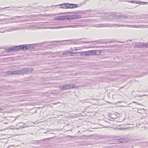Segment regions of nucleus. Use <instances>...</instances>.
<instances>
[{"instance_id": "a211bd4d", "label": "nucleus", "mask_w": 148, "mask_h": 148, "mask_svg": "<svg viewBox=\"0 0 148 148\" xmlns=\"http://www.w3.org/2000/svg\"><path fill=\"white\" fill-rule=\"evenodd\" d=\"M56 20H64V16H57L56 17Z\"/></svg>"}, {"instance_id": "f704fd0d", "label": "nucleus", "mask_w": 148, "mask_h": 148, "mask_svg": "<svg viewBox=\"0 0 148 148\" xmlns=\"http://www.w3.org/2000/svg\"><path fill=\"white\" fill-rule=\"evenodd\" d=\"M71 51L70 52L69 54H71L72 53L74 54L76 53V52H73V51Z\"/></svg>"}, {"instance_id": "39448f33", "label": "nucleus", "mask_w": 148, "mask_h": 148, "mask_svg": "<svg viewBox=\"0 0 148 148\" xmlns=\"http://www.w3.org/2000/svg\"><path fill=\"white\" fill-rule=\"evenodd\" d=\"M80 25H69L66 26H60L58 27H57L58 28H63L67 27H72V28H77L81 26Z\"/></svg>"}, {"instance_id": "c756f323", "label": "nucleus", "mask_w": 148, "mask_h": 148, "mask_svg": "<svg viewBox=\"0 0 148 148\" xmlns=\"http://www.w3.org/2000/svg\"><path fill=\"white\" fill-rule=\"evenodd\" d=\"M58 41H51L48 42H47L46 43H53L56 42H58Z\"/></svg>"}, {"instance_id": "49530a36", "label": "nucleus", "mask_w": 148, "mask_h": 148, "mask_svg": "<svg viewBox=\"0 0 148 148\" xmlns=\"http://www.w3.org/2000/svg\"><path fill=\"white\" fill-rule=\"evenodd\" d=\"M86 39V38H82V39H80V40H81V39Z\"/></svg>"}, {"instance_id": "4c0bfd02", "label": "nucleus", "mask_w": 148, "mask_h": 148, "mask_svg": "<svg viewBox=\"0 0 148 148\" xmlns=\"http://www.w3.org/2000/svg\"><path fill=\"white\" fill-rule=\"evenodd\" d=\"M133 103H136L137 104L140 105V104H139L138 103V102L134 101V102Z\"/></svg>"}, {"instance_id": "c9c22d12", "label": "nucleus", "mask_w": 148, "mask_h": 148, "mask_svg": "<svg viewBox=\"0 0 148 148\" xmlns=\"http://www.w3.org/2000/svg\"><path fill=\"white\" fill-rule=\"evenodd\" d=\"M142 3H142V4H146L148 3V2H143Z\"/></svg>"}, {"instance_id": "de8ad7c7", "label": "nucleus", "mask_w": 148, "mask_h": 148, "mask_svg": "<svg viewBox=\"0 0 148 148\" xmlns=\"http://www.w3.org/2000/svg\"><path fill=\"white\" fill-rule=\"evenodd\" d=\"M106 148H110V147H107Z\"/></svg>"}, {"instance_id": "2f4dec72", "label": "nucleus", "mask_w": 148, "mask_h": 148, "mask_svg": "<svg viewBox=\"0 0 148 148\" xmlns=\"http://www.w3.org/2000/svg\"><path fill=\"white\" fill-rule=\"evenodd\" d=\"M44 140H37V141H36L38 143H39L40 142L43 141Z\"/></svg>"}, {"instance_id": "cd10ccee", "label": "nucleus", "mask_w": 148, "mask_h": 148, "mask_svg": "<svg viewBox=\"0 0 148 148\" xmlns=\"http://www.w3.org/2000/svg\"><path fill=\"white\" fill-rule=\"evenodd\" d=\"M76 44V43L75 42H74L73 41H72V42H69L68 43L66 44L70 45V44Z\"/></svg>"}, {"instance_id": "473e14b6", "label": "nucleus", "mask_w": 148, "mask_h": 148, "mask_svg": "<svg viewBox=\"0 0 148 148\" xmlns=\"http://www.w3.org/2000/svg\"><path fill=\"white\" fill-rule=\"evenodd\" d=\"M18 17H19L18 16H14L13 17H12L11 18V19H16V18Z\"/></svg>"}, {"instance_id": "3c124183", "label": "nucleus", "mask_w": 148, "mask_h": 148, "mask_svg": "<svg viewBox=\"0 0 148 148\" xmlns=\"http://www.w3.org/2000/svg\"><path fill=\"white\" fill-rule=\"evenodd\" d=\"M5 123V124H7V123Z\"/></svg>"}, {"instance_id": "20e7f679", "label": "nucleus", "mask_w": 148, "mask_h": 148, "mask_svg": "<svg viewBox=\"0 0 148 148\" xmlns=\"http://www.w3.org/2000/svg\"><path fill=\"white\" fill-rule=\"evenodd\" d=\"M133 17L131 18V19H143L144 18H148V15H137L134 16H133Z\"/></svg>"}, {"instance_id": "1a4fd4ad", "label": "nucleus", "mask_w": 148, "mask_h": 148, "mask_svg": "<svg viewBox=\"0 0 148 148\" xmlns=\"http://www.w3.org/2000/svg\"><path fill=\"white\" fill-rule=\"evenodd\" d=\"M148 28V25H130V27L132 28H140L142 27Z\"/></svg>"}, {"instance_id": "bb28decb", "label": "nucleus", "mask_w": 148, "mask_h": 148, "mask_svg": "<svg viewBox=\"0 0 148 148\" xmlns=\"http://www.w3.org/2000/svg\"><path fill=\"white\" fill-rule=\"evenodd\" d=\"M143 48L145 47V48H148V44H145L143 45Z\"/></svg>"}, {"instance_id": "b1692460", "label": "nucleus", "mask_w": 148, "mask_h": 148, "mask_svg": "<svg viewBox=\"0 0 148 148\" xmlns=\"http://www.w3.org/2000/svg\"><path fill=\"white\" fill-rule=\"evenodd\" d=\"M135 47L136 48H143V45H135Z\"/></svg>"}, {"instance_id": "09e8293b", "label": "nucleus", "mask_w": 148, "mask_h": 148, "mask_svg": "<svg viewBox=\"0 0 148 148\" xmlns=\"http://www.w3.org/2000/svg\"><path fill=\"white\" fill-rule=\"evenodd\" d=\"M12 9H9L8 10H12Z\"/></svg>"}, {"instance_id": "4be33fe9", "label": "nucleus", "mask_w": 148, "mask_h": 148, "mask_svg": "<svg viewBox=\"0 0 148 148\" xmlns=\"http://www.w3.org/2000/svg\"><path fill=\"white\" fill-rule=\"evenodd\" d=\"M28 46H29V49L31 50H32V49H34V47H36V45H28Z\"/></svg>"}, {"instance_id": "a19ab883", "label": "nucleus", "mask_w": 148, "mask_h": 148, "mask_svg": "<svg viewBox=\"0 0 148 148\" xmlns=\"http://www.w3.org/2000/svg\"><path fill=\"white\" fill-rule=\"evenodd\" d=\"M136 3H139H139H140V1H136Z\"/></svg>"}, {"instance_id": "9d476101", "label": "nucleus", "mask_w": 148, "mask_h": 148, "mask_svg": "<svg viewBox=\"0 0 148 148\" xmlns=\"http://www.w3.org/2000/svg\"><path fill=\"white\" fill-rule=\"evenodd\" d=\"M112 25L111 24L105 23V24H100L96 25L95 27H103L107 26H111Z\"/></svg>"}, {"instance_id": "79ce46f5", "label": "nucleus", "mask_w": 148, "mask_h": 148, "mask_svg": "<svg viewBox=\"0 0 148 148\" xmlns=\"http://www.w3.org/2000/svg\"><path fill=\"white\" fill-rule=\"evenodd\" d=\"M8 7H5L4 8H0V10H1L2 9H5V8H8Z\"/></svg>"}, {"instance_id": "6ab92c4d", "label": "nucleus", "mask_w": 148, "mask_h": 148, "mask_svg": "<svg viewBox=\"0 0 148 148\" xmlns=\"http://www.w3.org/2000/svg\"><path fill=\"white\" fill-rule=\"evenodd\" d=\"M118 17L123 18L124 19H128V17L126 15L121 14L118 16Z\"/></svg>"}, {"instance_id": "f257e3e1", "label": "nucleus", "mask_w": 148, "mask_h": 148, "mask_svg": "<svg viewBox=\"0 0 148 148\" xmlns=\"http://www.w3.org/2000/svg\"><path fill=\"white\" fill-rule=\"evenodd\" d=\"M33 70V69L31 68H23L20 70L21 74L29 73Z\"/></svg>"}, {"instance_id": "412c9836", "label": "nucleus", "mask_w": 148, "mask_h": 148, "mask_svg": "<svg viewBox=\"0 0 148 148\" xmlns=\"http://www.w3.org/2000/svg\"><path fill=\"white\" fill-rule=\"evenodd\" d=\"M114 25L115 26L116 25L117 27H120V26H122V27H130V25H124L122 24L121 25H118L117 24H115Z\"/></svg>"}, {"instance_id": "f03ea898", "label": "nucleus", "mask_w": 148, "mask_h": 148, "mask_svg": "<svg viewBox=\"0 0 148 148\" xmlns=\"http://www.w3.org/2000/svg\"><path fill=\"white\" fill-rule=\"evenodd\" d=\"M16 47L17 51L26 50L29 49L28 45H22L17 46Z\"/></svg>"}, {"instance_id": "58836bf2", "label": "nucleus", "mask_w": 148, "mask_h": 148, "mask_svg": "<svg viewBox=\"0 0 148 148\" xmlns=\"http://www.w3.org/2000/svg\"><path fill=\"white\" fill-rule=\"evenodd\" d=\"M2 110H3V109H2V108L0 107V112H2Z\"/></svg>"}, {"instance_id": "f3484780", "label": "nucleus", "mask_w": 148, "mask_h": 148, "mask_svg": "<svg viewBox=\"0 0 148 148\" xmlns=\"http://www.w3.org/2000/svg\"><path fill=\"white\" fill-rule=\"evenodd\" d=\"M93 55H99L101 54V50H93Z\"/></svg>"}, {"instance_id": "4468645a", "label": "nucleus", "mask_w": 148, "mask_h": 148, "mask_svg": "<svg viewBox=\"0 0 148 148\" xmlns=\"http://www.w3.org/2000/svg\"><path fill=\"white\" fill-rule=\"evenodd\" d=\"M9 28L8 29L5 30V31L8 32H10L18 29L19 28L18 27H9Z\"/></svg>"}, {"instance_id": "dca6fc26", "label": "nucleus", "mask_w": 148, "mask_h": 148, "mask_svg": "<svg viewBox=\"0 0 148 148\" xmlns=\"http://www.w3.org/2000/svg\"><path fill=\"white\" fill-rule=\"evenodd\" d=\"M72 19H78L82 18V16L80 15H72Z\"/></svg>"}, {"instance_id": "a18cd8bd", "label": "nucleus", "mask_w": 148, "mask_h": 148, "mask_svg": "<svg viewBox=\"0 0 148 148\" xmlns=\"http://www.w3.org/2000/svg\"><path fill=\"white\" fill-rule=\"evenodd\" d=\"M72 41L71 40H64V41Z\"/></svg>"}, {"instance_id": "6e6552de", "label": "nucleus", "mask_w": 148, "mask_h": 148, "mask_svg": "<svg viewBox=\"0 0 148 148\" xmlns=\"http://www.w3.org/2000/svg\"><path fill=\"white\" fill-rule=\"evenodd\" d=\"M72 86V84H66L60 86V88L62 90L69 89L71 88Z\"/></svg>"}, {"instance_id": "393cba45", "label": "nucleus", "mask_w": 148, "mask_h": 148, "mask_svg": "<svg viewBox=\"0 0 148 148\" xmlns=\"http://www.w3.org/2000/svg\"><path fill=\"white\" fill-rule=\"evenodd\" d=\"M72 84V86H71V88H75V89H77V88H78L79 87V86H74V84Z\"/></svg>"}, {"instance_id": "c03bdc74", "label": "nucleus", "mask_w": 148, "mask_h": 148, "mask_svg": "<svg viewBox=\"0 0 148 148\" xmlns=\"http://www.w3.org/2000/svg\"><path fill=\"white\" fill-rule=\"evenodd\" d=\"M14 10H17V11H19V10H18V9H15Z\"/></svg>"}, {"instance_id": "e433bc0d", "label": "nucleus", "mask_w": 148, "mask_h": 148, "mask_svg": "<svg viewBox=\"0 0 148 148\" xmlns=\"http://www.w3.org/2000/svg\"><path fill=\"white\" fill-rule=\"evenodd\" d=\"M5 31H5V30L4 31H0V32L1 33H3L4 32H5Z\"/></svg>"}, {"instance_id": "a878e982", "label": "nucleus", "mask_w": 148, "mask_h": 148, "mask_svg": "<svg viewBox=\"0 0 148 148\" xmlns=\"http://www.w3.org/2000/svg\"><path fill=\"white\" fill-rule=\"evenodd\" d=\"M97 41H98L97 40H95V41H87V42L82 41V42H85V43H92V42H97Z\"/></svg>"}, {"instance_id": "8fccbe9b", "label": "nucleus", "mask_w": 148, "mask_h": 148, "mask_svg": "<svg viewBox=\"0 0 148 148\" xmlns=\"http://www.w3.org/2000/svg\"><path fill=\"white\" fill-rule=\"evenodd\" d=\"M123 88V87H121L120 88Z\"/></svg>"}, {"instance_id": "aec40b11", "label": "nucleus", "mask_w": 148, "mask_h": 148, "mask_svg": "<svg viewBox=\"0 0 148 148\" xmlns=\"http://www.w3.org/2000/svg\"><path fill=\"white\" fill-rule=\"evenodd\" d=\"M64 19H67L68 20H73L72 18V16L71 15L64 16Z\"/></svg>"}, {"instance_id": "2eb2a0df", "label": "nucleus", "mask_w": 148, "mask_h": 148, "mask_svg": "<svg viewBox=\"0 0 148 148\" xmlns=\"http://www.w3.org/2000/svg\"><path fill=\"white\" fill-rule=\"evenodd\" d=\"M93 50H90L85 51V54L86 56H91L93 55Z\"/></svg>"}, {"instance_id": "7ed1b4c3", "label": "nucleus", "mask_w": 148, "mask_h": 148, "mask_svg": "<svg viewBox=\"0 0 148 148\" xmlns=\"http://www.w3.org/2000/svg\"><path fill=\"white\" fill-rule=\"evenodd\" d=\"M127 141V138H122L119 139H117L115 140V142L116 143H126Z\"/></svg>"}, {"instance_id": "5701e85b", "label": "nucleus", "mask_w": 148, "mask_h": 148, "mask_svg": "<svg viewBox=\"0 0 148 148\" xmlns=\"http://www.w3.org/2000/svg\"><path fill=\"white\" fill-rule=\"evenodd\" d=\"M69 50L66 51H63L62 53V55H66L68 54H69L70 52Z\"/></svg>"}, {"instance_id": "0eeeda50", "label": "nucleus", "mask_w": 148, "mask_h": 148, "mask_svg": "<svg viewBox=\"0 0 148 148\" xmlns=\"http://www.w3.org/2000/svg\"><path fill=\"white\" fill-rule=\"evenodd\" d=\"M5 51L11 52L13 51H17L16 46H14L9 48L5 49Z\"/></svg>"}, {"instance_id": "ddd939ff", "label": "nucleus", "mask_w": 148, "mask_h": 148, "mask_svg": "<svg viewBox=\"0 0 148 148\" xmlns=\"http://www.w3.org/2000/svg\"><path fill=\"white\" fill-rule=\"evenodd\" d=\"M68 3H63L62 4H60L59 5L60 6V8H68L67 7L68 6Z\"/></svg>"}, {"instance_id": "7c9ffc66", "label": "nucleus", "mask_w": 148, "mask_h": 148, "mask_svg": "<svg viewBox=\"0 0 148 148\" xmlns=\"http://www.w3.org/2000/svg\"><path fill=\"white\" fill-rule=\"evenodd\" d=\"M20 22H23L22 20L18 21H15L12 22V23H19Z\"/></svg>"}, {"instance_id": "37998d69", "label": "nucleus", "mask_w": 148, "mask_h": 148, "mask_svg": "<svg viewBox=\"0 0 148 148\" xmlns=\"http://www.w3.org/2000/svg\"><path fill=\"white\" fill-rule=\"evenodd\" d=\"M140 3H139V4H142V2H142V1H140Z\"/></svg>"}, {"instance_id": "c85d7f7f", "label": "nucleus", "mask_w": 148, "mask_h": 148, "mask_svg": "<svg viewBox=\"0 0 148 148\" xmlns=\"http://www.w3.org/2000/svg\"><path fill=\"white\" fill-rule=\"evenodd\" d=\"M127 2H130L132 3H136V1H127Z\"/></svg>"}, {"instance_id": "ea45409f", "label": "nucleus", "mask_w": 148, "mask_h": 148, "mask_svg": "<svg viewBox=\"0 0 148 148\" xmlns=\"http://www.w3.org/2000/svg\"><path fill=\"white\" fill-rule=\"evenodd\" d=\"M111 15L113 16V17H114L115 16H116L115 14H111Z\"/></svg>"}, {"instance_id": "423d86ee", "label": "nucleus", "mask_w": 148, "mask_h": 148, "mask_svg": "<svg viewBox=\"0 0 148 148\" xmlns=\"http://www.w3.org/2000/svg\"><path fill=\"white\" fill-rule=\"evenodd\" d=\"M8 74L10 75H20L21 74L20 70H14L7 72Z\"/></svg>"}, {"instance_id": "72a5a7b5", "label": "nucleus", "mask_w": 148, "mask_h": 148, "mask_svg": "<svg viewBox=\"0 0 148 148\" xmlns=\"http://www.w3.org/2000/svg\"><path fill=\"white\" fill-rule=\"evenodd\" d=\"M56 45V44H52L48 45L49 46H54Z\"/></svg>"}, {"instance_id": "9b49d317", "label": "nucleus", "mask_w": 148, "mask_h": 148, "mask_svg": "<svg viewBox=\"0 0 148 148\" xmlns=\"http://www.w3.org/2000/svg\"><path fill=\"white\" fill-rule=\"evenodd\" d=\"M68 8H73L78 7V5L76 4L69 3L68 4Z\"/></svg>"}, {"instance_id": "f8f14e48", "label": "nucleus", "mask_w": 148, "mask_h": 148, "mask_svg": "<svg viewBox=\"0 0 148 148\" xmlns=\"http://www.w3.org/2000/svg\"><path fill=\"white\" fill-rule=\"evenodd\" d=\"M118 114L117 112H112L110 114V117L113 119H115L117 118Z\"/></svg>"}]
</instances>
